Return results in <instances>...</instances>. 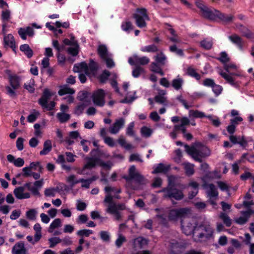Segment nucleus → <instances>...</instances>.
I'll list each match as a JSON object with an SVG mask.
<instances>
[{"label":"nucleus","instance_id":"obj_1","mask_svg":"<svg viewBox=\"0 0 254 254\" xmlns=\"http://www.w3.org/2000/svg\"><path fill=\"white\" fill-rule=\"evenodd\" d=\"M127 181V187L133 190L140 189V185L145 184L146 180L144 178L136 171L134 165L131 166L128 170V176H124Z\"/></svg>","mask_w":254,"mask_h":254},{"label":"nucleus","instance_id":"obj_2","mask_svg":"<svg viewBox=\"0 0 254 254\" xmlns=\"http://www.w3.org/2000/svg\"><path fill=\"white\" fill-rule=\"evenodd\" d=\"M185 150L195 161L202 162V158H205L210 155V150L206 147L200 149H197L194 146L190 147L189 145H185Z\"/></svg>","mask_w":254,"mask_h":254},{"label":"nucleus","instance_id":"obj_3","mask_svg":"<svg viewBox=\"0 0 254 254\" xmlns=\"http://www.w3.org/2000/svg\"><path fill=\"white\" fill-rule=\"evenodd\" d=\"M97 164H99L100 166L108 169H110L113 166V164L111 161L104 162L100 161L97 158H91L88 159L87 163L82 169L78 170L77 173L79 174H87L88 173L86 172V170H91Z\"/></svg>","mask_w":254,"mask_h":254},{"label":"nucleus","instance_id":"obj_4","mask_svg":"<svg viewBox=\"0 0 254 254\" xmlns=\"http://www.w3.org/2000/svg\"><path fill=\"white\" fill-rule=\"evenodd\" d=\"M112 86L115 88L116 91L120 94L121 96H124L125 95V99L122 100L120 102L122 103H130L133 102L135 99V92H127V89L129 84L127 82H125L123 84V90L124 91V94L121 93L119 92V88L117 86V82L115 80H113L111 83Z\"/></svg>","mask_w":254,"mask_h":254},{"label":"nucleus","instance_id":"obj_5","mask_svg":"<svg viewBox=\"0 0 254 254\" xmlns=\"http://www.w3.org/2000/svg\"><path fill=\"white\" fill-rule=\"evenodd\" d=\"M133 17L135 19L136 24L139 28L145 27L146 25V21L149 20L146 9L144 8L136 9Z\"/></svg>","mask_w":254,"mask_h":254},{"label":"nucleus","instance_id":"obj_6","mask_svg":"<svg viewBox=\"0 0 254 254\" xmlns=\"http://www.w3.org/2000/svg\"><path fill=\"white\" fill-rule=\"evenodd\" d=\"M106 212L109 214L113 215L115 219L117 220L121 219L122 216L120 210H123L126 209V206L123 203L116 204L112 201L110 203H107Z\"/></svg>","mask_w":254,"mask_h":254},{"label":"nucleus","instance_id":"obj_7","mask_svg":"<svg viewBox=\"0 0 254 254\" xmlns=\"http://www.w3.org/2000/svg\"><path fill=\"white\" fill-rule=\"evenodd\" d=\"M52 95V94L48 89L44 90L42 96L38 101L39 104L43 109L51 111L55 107V103L54 101H51L48 103V101Z\"/></svg>","mask_w":254,"mask_h":254},{"label":"nucleus","instance_id":"obj_8","mask_svg":"<svg viewBox=\"0 0 254 254\" xmlns=\"http://www.w3.org/2000/svg\"><path fill=\"white\" fill-rule=\"evenodd\" d=\"M176 131L180 130L184 134V137L188 140L192 139L193 136L190 133H186V128L185 126L190 124V121L187 117H183L180 120L179 117H176Z\"/></svg>","mask_w":254,"mask_h":254},{"label":"nucleus","instance_id":"obj_9","mask_svg":"<svg viewBox=\"0 0 254 254\" xmlns=\"http://www.w3.org/2000/svg\"><path fill=\"white\" fill-rule=\"evenodd\" d=\"M98 54L101 59L104 60L108 68L115 66V63L112 59V55L108 51L107 48L103 45H99L98 48Z\"/></svg>","mask_w":254,"mask_h":254},{"label":"nucleus","instance_id":"obj_10","mask_svg":"<svg viewBox=\"0 0 254 254\" xmlns=\"http://www.w3.org/2000/svg\"><path fill=\"white\" fill-rule=\"evenodd\" d=\"M213 230L209 225L202 224L195 228V233L199 239L210 238L213 235Z\"/></svg>","mask_w":254,"mask_h":254},{"label":"nucleus","instance_id":"obj_11","mask_svg":"<svg viewBox=\"0 0 254 254\" xmlns=\"http://www.w3.org/2000/svg\"><path fill=\"white\" fill-rule=\"evenodd\" d=\"M73 70L75 72H79V78L82 83H85L86 81V77L82 72L88 75L89 74L88 66L86 63L82 62L74 65Z\"/></svg>","mask_w":254,"mask_h":254},{"label":"nucleus","instance_id":"obj_12","mask_svg":"<svg viewBox=\"0 0 254 254\" xmlns=\"http://www.w3.org/2000/svg\"><path fill=\"white\" fill-rule=\"evenodd\" d=\"M105 91L101 89L95 91L92 95V99L93 103L99 107H102L105 105Z\"/></svg>","mask_w":254,"mask_h":254},{"label":"nucleus","instance_id":"obj_13","mask_svg":"<svg viewBox=\"0 0 254 254\" xmlns=\"http://www.w3.org/2000/svg\"><path fill=\"white\" fill-rule=\"evenodd\" d=\"M197 226H194L193 224L190 223V219L184 218L181 220V228L184 234L186 235H190L192 233H195V228Z\"/></svg>","mask_w":254,"mask_h":254},{"label":"nucleus","instance_id":"obj_14","mask_svg":"<svg viewBox=\"0 0 254 254\" xmlns=\"http://www.w3.org/2000/svg\"><path fill=\"white\" fill-rule=\"evenodd\" d=\"M172 177L168 178V186L164 190L159 191V192L163 191L165 192L164 197L165 198H170L172 203H174V199L175 198V185L172 182Z\"/></svg>","mask_w":254,"mask_h":254},{"label":"nucleus","instance_id":"obj_15","mask_svg":"<svg viewBox=\"0 0 254 254\" xmlns=\"http://www.w3.org/2000/svg\"><path fill=\"white\" fill-rule=\"evenodd\" d=\"M104 190L106 193L104 200L105 203L112 202L113 199V195L119 194L121 192L120 189L109 186L105 187Z\"/></svg>","mask_w":254,"mask_h":254},{"label":"nucleus","instance_id":"obj_16","mask_svg":"<svg viewBox=\"0 0 254 254\" xmlns=\"http://www.w3.org/2000/svg\"><path fill=\"white\" fill-rule=\"evenodd\" d=\"M18 33L20 37L24 40H26L27 37H33L34 36V30L31 26L21 27L18 29Z\"/></svg>","mask_w":254,"mask_h":254},{"label":"nucleus","instance_id":"obj_17","mask_svg":"<svg viewBox=\"0 0 254 254\" xmlns=\"http://www.w3.org/2000/svg\"><path fill=\"white\" fill-rule=\"evenodd\" d=\"M202 187L206 190V192L208 197H215V199H217L218 192L214 184H207L206 183H204Z\"/></svg>","mask_w":254,"mask_h":254},{"label":"nucleus","instance_id":"obj_18","mask_svg":"<svg viewBox=\"0 0 254 254\" xmlns=\"http://www.w3.org/2000/svg\"><path fill=\"white\" fill-rule=\"evenodd\" d=\"M149 62V59L146 57H139L134 55L128 58V62L130 65L146 64Z\"/></svg>","mask_w":254,"mask_h":254},{"label":"nucleus","instance_id":"obj_19","mask_svg":"<svg viewBox=\"0 0 254 254\" xmlns=\"http://www.w3.org/2000/svg\"><path fill=\"white\" fill-rule=\"evenodd\" d=\"M125 120L121 118L116 120L115 122L110 127L109 130L112 134L118 133L124 126Z\"/></svg>","mask_w":254,"mask_h":254},{"label":"nucleus","instance_id":"obj_20","mask_svg":"<svg viewBox=\"0 0 254 254\" xmlns=\"http://www.w3.org/2000/svg\"><path fill=\"white\" fill-rule=\"evenodd\" d=\"M6 73L8 75L10 85L14 88H18L20 86V77L16 74H11L9 70L6 71Z\"/></svg>","mask_w":254,"mask_h":254},{"label":"nucleus","instance_id":"obj_21","mask_svg":"<svg viewBox=\"0 0 254 254\" xmlns=\"http://www.w3.org/2000/svg\"><path fill=\"white\" fill-rule=\"evenodd\" d=\"M216 18L224 24H229L233 21L235 16L232 14H227L218 10L216 11Z\"/></svg>","mask_w":254,"mask_h":254},{"label":"nucleus","instance_id":"obj_22","mask_svg":"<svg viewBox=\"0 0 254 254\" xmlns=\"http://www.w3.org/2000/svg\"><path fill=\"white\" fill-rule=\"evenodd\" d=\"M3 45L5 48H11L13 51L16 48L14 38L11 34L5 35L3 36Z\"/></svg>","mask_w":254,"mask_h":254},{"label":"nucleus","instance_id":"obj_23","mask_svg":"<svg viewBox=\"0 0 254 254\" xmlns=\"http://www.w3.org/2000/svg\"><path fill=\"white\" fill-rule=\"evenodd\" d=\"M220 74L227 81L228 83L236 87H238L239 84L238 82L235 81V79L233 76H239L240 74L236 73H227L224 72H221Z\"/></svg>","mask_w":254,"mask_h":254},{"label":"nucleus","instance_id":"obj_24","mask_svg":"<svg viewBox=\"0 0 254 254\" xmlns=\"http://www.w3.org/2000/svg\"><path fill=\"white\" fill-rule=\"evenodd\" d=\"M24 188L23 187H19L14 190L13 193L15 197L18 199H27L30 197L29 192H24Z\"/></svg>","mask_w":254,"mask_h":254},{"label":"nucleus","instance_id":"obj_25","mask_svg":"<svg viewBox=\"0 0 254 254\" xmlns=\"http://www.w3.org/2000/svg\"><path fill=\"white\" fill-rule=\"evenodd\" d=\"M12 254H26V250L23 242H18L13 247Z\"/></svg>","mask_w":254,"mask_h":254},{"label":"nucleus","instance_id":"obj_26","mask_svg":"<svg viewBox=\"0 0 254 254\" xmlns=\"http://www.w3.org/2000/svg\"><path fill=\"white\" fill-rule=\"evenodd\" d=\"M7 161L12 163L15 167H21L24 164V161L22 158H17L15 159V157L11 154L7 155Z\"/></svg>","mask_w":254,"mask_h":254},{"label":"nucleus","instance_id":"obj_27","mask_svg":"<svg viewBox=\"0 0 254 254\" xmlns=\"http://www.w3.org/2000/svg\"><path fill=\"white\" fill-rule=\"evenodd\" d=\"M216 11L218 10L214 9L212 11L206 6L201 12L204 17L210 20H215L216 18Z\"/></svg>","mask_w":254,"mask_h":254},{"label":"nucleus","instance_id":"obj_28","mask_svg":"<svg viewBox=\"0 0 254 254\" xmlns=\"http://www.w3.org/2000/svg\"><path fill=\"white\" fill-rule=\"evenodd\" d=\"M59 88L60 89L58 91V94L60 96H63L66 94L73 95L75 93L74 90L67 85H61Z\"/></svg>","mask_w":254,"mask_h":254},{"label":"nucleus","instance_id":"obj_29","mask_svg":"<svg viewBox=\"0 0 254 254\" xmlns=\"http://www.w3.org/2000/svg\"><path fill=\"white\" fill-rule=\"evenodd\" d=\"M182 165L187 176H190L193 175L194 173V165L193 164L186 162L183 163Z\"/></svg>","mask_w":254,"mask_h":254},{"label":"nucleus","instance_id":"obj_30","mask_svg":"<svg viewBox=\"0 0 254 254\" xmlns=\"http://www.w3.org/2000/svg\"><path fill=\"white\" fill-rule=\"evenodd\" d=\"M52 142L50 140H47L44 142L43 149L40 152L41 155H45L48 154L52 150Z\"/></svg>","mask_w":254,"mask_h":254},{"label":"nucleus","instance_id":"obj_31","mask_svg":"<svg viewBox=\"0 0 254 254\" xmlns=\"http://www.w3.org/2000/svg\"><path fill=\"white\" fill-rule=\"evenodd\" d=\"M20 50L29 59L33 56V51L28 44H25L21 45L20 46Z\"/></svg>","mask_w":254,"mask_h":254},{"label":"nucleus","instance_id":"obj_32","mask_svg":"<svg viewBox=\"0 0 254 254\" xmlns=\"http://www.w3.org/2000/svg\"><path fill=\"white\" fill-rule=\"evenodd\" d=\"M66 182L71 188L80 183V179H78L76 175L71 174L66 178Z\"/></svg>","mask_w":254,"mask_h":254},{"label":"nucleus","instance_id":"obj_33","mask_svg":"<svg viewBox=\"0 0 254 254\" xmlns=\"http://www.w3.org/2000/svg\"><path fill=\"white\" fill-rule=\"evenodd\" d=\"M170 167L166 166L162 163L158 164L156 167H154L153 171H152L153 174H157L159 173H166L169 169Z\"/></svg>","mask_w":254,"mask_h":254},{"label":"nucleus","instance_id":"obj_34","mask_svg":"<svg viewBox=\"0 0 254 254\" xmlns=\"http://www.w3.org/2000/svg\"><path fill=\"white\" fill-rule=\"evenodd\" d=\"M147 244V240L141 237L135 239L133 241V245L135 248L141 249Z\"/></svg>","mask_w":254,"mask_h":254},{"label":"nucleus","instance_id":"obj_35","mask_svg":"<svg viewBox=\"0 0 254 254\" xmlns=\"http://www.w3.org/2000/svg\"><path fill=\"white\" fill-rule=\"evenodd\" d=\"M178 188L183 190L186 188V186L180 183H176V200H181L183 198L184 195L182 190H178Z\"/></svg>","mask_w":254,"mask_h":254},{"label":"nucleus","instance_id":"obj_36","mask_svg":"<svg viewBox=\"0 0 254 254\" xmlns=\"http://www.w3.org/2000/svg\"><path fill=\"white\" fill-rule=\"evenodd\" d=\"M229 139L231 141V142H232L233 144H239L241 146L244 147H245L248 144V142L246 140H244L243 139H242V140L241 141L238 140L237 137L235 135H230L229 136Z\"/></svg>","mask_w":254,"mask_h":254},{"label":"nucleus","instance_id":"obj_37","mask_svg":"<svg viewBox=\"0 0 254 254\" xmlns=\"http://www.w3.org/2000/svg\"><path fill=\"white\" fill-rule=\"evenodd\" d=\"M229 39L239 48L242 47V39L240 36L236 34H233L229 36Z\"/></svg>","mask_w":254,"mask_h":254},{"label":"nucleus","instance_id":"obj_38","mask_svg":"<svg viewBox=\"0 0 254 254\" xmlns=\"http://www.w3.org/2000/svg\"><path fill=\"white\" fill-rule=\"evenodd\" d=\"M61 220L59 218L55 219L50 224L48 232L49 233H53L55 229L60 227L61 226Z\"/></svg>","mask_w":254,"mask_h":254},{"label":"nucleus","instance_id":"obj_39","mask_svg":"<svg viewBox=\"0 0 254 254\" xmlns=\"http://www.w3.org/2000/svg\"><path fill=\"white\" fill-rule=\"evenodd\" d=\"M38 212L35 209H31L26 211L25 215L27 219L34 221L36 219Z\"/></svg>","mask_w":254,"mask_h":254},{"label":"nucleus","instance_id":"obj_40","mask_svg":"<svg viewBox=\"0 0 254 254\" xmlns=\"http://www.w3.org/2000/svg\"><path fill=\"white\" fill-rule=\"evenodd\" d=\"M24 187L28 189V190H29L33 195H39V190H37V189L36 187H34L35 186L34 185V184H32V183L29 182L26 183L24 185Z\"/></svg>","mask_w":254,"mask_h":254},{"label":"nucleus","instance_id":"obj_41","mask_svg":"<svg viewBox=\"0 0 254 254\" xmlns=\"http://www.w3.org/2000/svg\"><path fill=\"white\" fill-rule=\"evenodd\" d=\"M153 132V130L147 127H143L141 128L140 133L142 136L145 137H149L151 136Z\"/></svg>","mask_w":254,"mask_h":254},{"label":"nucleus","instance_id":"obj_42","mask_svg":"<svg viewBox=\"0 0 254 254\" xmlns=\"http://www.w3.org/2000/svg\"><path fill=\"white\" fill-rule=\"evenodd\" d=\"M126 241V237L121 232L118 233V238L115 241V245L118 248H120L123 244Z\"/></svg>","mask_w":254,"mask_h":254},{"label":"nucleus","instance_id":"obj_43","mask_svg":"<svg viewBox=\"0 0 254 254\" xmlns=\"http://www.w3.org/2000/svg\"><path fill=\"white\" fill-rule=\"evenodd\" d=\"M57 118L61 123L67 122L70 119V115L65 113H58L57 115Z\"/></svg>","mask_w":254,"mask_h":254},{"label":"nucleus","instance_id":"obj_44","mask_svg":"<svg viewBox=\"0 0 254 254\" xmlns=\"http://www.w3.org/2000/svg\"><path fill=\"white\" fill-rule=\"evenodd\" d=\"M96 180L95 177L90 179H80V183H81V187L85 188H89L92 182Z\"/></svg>","mask_w":254,"mask_h":254},{"label":"nucleus","instance_id":"obj_45","mask_svg":"<svg viewBox=\"0 0 254 254\" xmlns=\"http://www.w3.org/2000/svg\"><path fill=\"white\" fill-rule=\"evenodd\" d=\"M220 218L223 220V223L227 227H230L231 225L232 220L227 214L221 213L220 215Z\"/></svg>","mask_w":254,"mask_h":254},{"label":"nucleus","instance_id":"obj_46","mask_svg":"<svg viewBox=\"0 0 254 254\" xmlns=\"http://www.w3.org/2000/svg\"><path fill=\"white\" fill-rule=\"evenodd\" d=\"M58 190V188H49L45 189L44 194L45 196L48 197H54Z\"/></svg>","mask_w":254,"mask_h":254},{"label":"nucleus","instance_id":"obj_47","mask_svg":"<svg viewBox=\"0 0 254 254\" xmlns=\"http://www.w3.org/2000/svg\"><path fill=\"white\" fill-rule=\"evenodd\" d=\"M187 74L195 78L196 80H199L201 78L200 75L198 73L194 68L191 67H189L187 69Z\"/></svg>","mask_w":254,"mask_h":254},{"label":"nucleus","instance_id":"obj_48","mask_svg":"<svg viewBox=\"0 0 254 254\" xmlns=\"http://www.w3.org/2000/svg\"><path fill=\"white\" fill-rule=\"evenodd\" d=\"M101 239L103 242L109 243L111 240V235L108 231H102L100 232Z\"/></svg>","mask_w":254,"mask_h":254},{"label":"nucleus","instance_id":"obj_49","mask_svg":"<svg viewBox=\"0 0 254 254\" xmlns=\"http://www.w3.org/2000/svg\"><path fill=\"white\" fill-rule=\"evenodd\" d=\"M200 45L206 50H210L212 47L213 42L212 40L208 41L205 39L200 42Z\"/></svg>","mask_w":254,"mask_h":254},{"label":"nucleus","instance_id":"obj_50","mask_svg":"<svg viewBox=\"0 0 254 254\" xmlns=\"http://www.w3.org/2000/svg\"><path fill=\"white\" fill-rule=\"evenodd\" d=\"M39 115V113L34 110L31 114L27 117V121L30 123H33L36 121L38 116Z\"/></svg>","mask_w":254,"mask_h":254},{"label":"nucleus","instance_id":"obj_51","mask_svg":"<svg viewBox=\"0 0 254 254\" xmlns=\"http://www.w3.org/2000/svg\"><path fill=\"white\" fill-rule=\"evenodd\" d=\"M189 210L188 208H180L176 209V217L186 218L185 216L188 213ZM184 218H183L184 219Z\"/></svg>","mask_w":254,"mask_h":254},{"label":"nucleus","instance_id":"obj_52","mask_svg":"<svg viewBox=\"0 0 254 254\" xmlns=\"http://www.w3.org/2000/svg\"><path fill=\"white\" fill-rule=\"evenodd\" d=\"M190 116H192L194 118H202L205 117L203 112H200L198 110H190L189 112Z\"/></svg>","mask_w":254,"mask_h":254},{"label":"nucleus","instance_id":"obj_53","mask_svg":"<svg viewBox=\"0 0 254 254\" xmlns=\"http://www.w3.org/2000/svg\"><path fill=\"white\" fill-rule=\"evenodd\" d=\"M62 245L63 246H70L72 244L73 241L71 238L68 236H66L64 237L63 239H61Z\"/></svg>","mask_w":254,"mask_h":254},{"label":"nucleus","instance_id":"obj_54","mask_svg":"<svg viewBox=\"0 0 254 254\" xmlns=\"http://www.w3.org/2000/svg\"><path fill=\"white\" fill-rule=\"evenodd\" d=\"M134 126V123L133 122H131L128 125L127 130H126V133L127 135L130 136H135V133L133 130V128Z\"/></svg>","mask_w":254,"mask_h":254},{"label":"nucleus","instance_id":"obj_55","mask_svg":"<svg viewBox=\"0 0 254 254\" xmlns=\"http://www.w3.org/2000/svg\"><path fill=\"white\" fill-rule=\"evenodd\" d=\"M155 61L159 64H164L165 63L166 57L163 53H160L155 57Z\"/></svg>","mask_w":254,"mask_h":254},{"label":"nucleus","instance_id":"obj_56","mask_svg":"<svg viewBox=\"0 0 254 254\" xmlns=\"http://www.w3.org/2000/svg\"><path fill=\"white\" fill-rule=\"evenodd\" d=\"M6 90V93L8 94L10 97L14 98L16 97V94L15 92V90L18 88H14L11 85L7 86L5 87Z\"/></svg>","mask_w":254,"mask_h":254},{"label":"nucleus","instance_id":"obj_57","mask_svg":"<svg viewBox=\"0 0 254 254\" xmlns=\"http://www.w3.org/2000/svg\"><path fill=\"white\" fill-rule=\"evenodd\" d=\"M10 11L8 9H5L2 11L1 13V19L3 22H5L10 19Z\"/></svg>","mask_w":254,"mask_h":254},{"label":"nucleus","instance_id":"obj_58","mask_svg":"<svg viewBox=\"0 0 254 254\" xmlns=\"http://www.w3.org/2000/svg\"><path fill=\"white\" fill-rule=\"evenodd\" d=\"M88 105L87 104H85L84 103H82L80 104H79L76 108L75 110V113L77 115H79L81 114L85 108Z\"/></svg>","mask_w":254,"mask_h":254},{"label":"nucleus","instance_id":"obj_59","mask_svg":"<svg viewBox=\"0 0 254 254\" xmlns=\"http://www.w3.org/2000/svg\"><path fill=\"white\" fill-rule=\"evenodd\" d=\"M121 27L123 31L129 33V30L132 29L131 23L129 21H125L122 23Z\"/></svg>","mask_w":254,"mask_h":254},{"label":"nucleus","instance_id":"obj_60","mask_svg":"<svg viewBox=\"0 0 254 254\" xmlns=\"http://www.w3.org/2000/svg\"><path fill=\"white\" fill-rule=\"evenodd\" d=\"M141 50L142 52H154L157 50V48L155 45L153 44L142 47Z\"/></svg>","mask_w":254,"mask_h":254},{"label":"nucleus","instance_id":"obj_61","mask_svg":"<svg viewBox=\"0 0 254 254\" xmlns=\"http://www.w3.org/2000/svg\"><path fill=\"white\" fill-rule=\"evenodd\" d=\"M49 242L50 243V247L53 248L57 244L61 243V239L59 237H52L49 239Z\"/></svg>","mask_w":254,"mask_h":254},{"label":"nucleus","instance_id":"obj_62","mask_svg":"<svg viewBox=\"0 0 254 254\" xmlns=\"http://www.w3.org/2000/svg\"><path fill=\"white\" fill-rule=\"evenodd\" d=\"M151 70L154 72L160 74L161 75H163V72L162 71L160 67L156 63H152L151 65Z\"/></svg>","mask_w":254,"mask_h":254},{"label":"nucleus","instance_id":"obj_63","mask_svg":"<svg viewBox=\"0 0 254 254\" xmlns=\"http://www.w3.org/2000/svg\"><path fill=\"white\" fill-rule=\"evenodd\" d=\"M79 46H73L72 47H69L67 49V52L69 54L75 56L78 54Z\"/></svg>","mask_w":254,"mask_h":254},{"label":"nucleus","instance_id":"obj_64","mask_svg":"<svg viewBox=\"0 0 254 254\" xmlns=\"http://www.w3.org/2000/svg\"><path fill=\"white\" fill-rule=\"evenodd\" d=\"M218 60L223 64H226L230 60L228 56L227 53L225 52L221 53V57L218 58Z\"/></svg>","mask_w":254,"mask_h":254}]
</instances>
